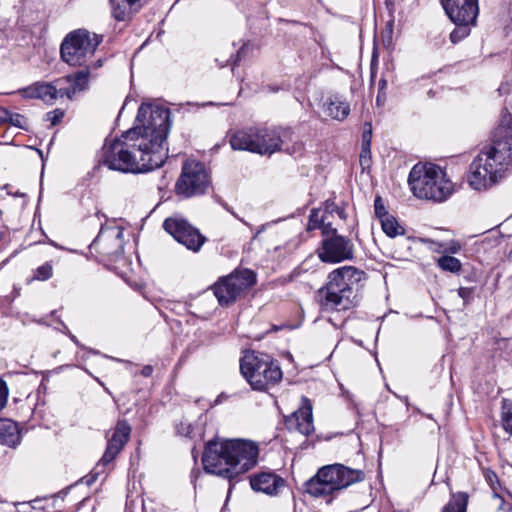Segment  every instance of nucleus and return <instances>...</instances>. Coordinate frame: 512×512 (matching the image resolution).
I'll return each mask as SVG.
<instances>
[{
  "mask_svg": "<svg viewBox=\"0 0 512 512\" xmlns=\"http://www.w3.org/2000/svg\"><path fill=\"white\" fill-rule=\"evenodd\" d=\"M137 121L143 127L132 128L120 138L105 141L101 162L110 170L138 174L165 163L166 139L171 126L169 109L142 104Z\"/></svg>",
  "mask_w": 512,
  "mask_h": 512,
  "instance_id": "1",
  "label": "nucleus"
},
{
  "mask_svg": "<svg viewBox=\"0 0 512 512\" xmlns=\"http://www.w3.org/2000/svg\"><path fill=\"white\" fill-rule=\"evenodd\" d=\"M512 159V115L504 109L495 128L491 145L485 147L470 164L468 183L474 190H485L503 177Z\"/></svg>",
  "mask_w": 512,
  "mask_h": 512,
  "instance_id": "2",
  "label": "nucleus"
},
{
  "mask_svg": "<svg viewBox=\"0 0 512 512\" xmlns=\"http://www.w3.org/2000/svg\"><path fill=\"white\" fill-rule=\"evenodd\" d=\"M258 445L246 439L211 440L202 456L206 472L232 481L257 463Z\"/></svg>",
  "mask_w": 512,
  "mask_h": 512,
  "instance_id": "3",
  "label": "nucleus"
},
{
  "mask_svg": "<svg viewBox=\"0 0 512 512\" xmlns=\"http://www.w3.org/2000/svg\"><path fill=\"white\" fill-rule=\"evenodd\" d=\"M364 272L353 266H344L329 274V281L319 290L325 309L345 311L352 308L356 298L355 286L362 280Z\"/></svg>",
  "mask_w": 512,
  "mask_h": 512,
  "instance_id": "4",
  "label": "nucleus"
},
{
  "mask_svg": "<svg viewBox=\"0 0 512 512\" xmlns=\"http://www.w3.org/2000/svg\"><path fill=\"white\" fill-rule=\"evenodd\" d=\"M364 478L362 470L336 463L320 468L316 475L306 482L305 490L311 496L325 498L326 502L330 503L331 495L353 483L363 481Z\"/></svg>",
  "mask_w": 512,
  "mask_h": 512,
  "instance_id": "5",
  "label": "nucleus"
},
{
  "mask_svg": "<svg viewBox=\"0 0 512 512\" xmlns=\"http://www.w3.org/2000/svg\"><path fill=\"white\" fill-rule=\"evenodd\" d=\"M409 185L419 199L442 202L453 192V184L446 173L436 164L418 163L409 173Z\"/></svg>",
  "mask_w": 512,
  "mask_h": 512,
  "instance_id": "6",
  "label": "nucleus"
},
{
  "mask_svg": "<svg viewBox=\"0 0 512 512\" xmlns=\"http://www.w3.org/2000/svg\"><path fill=\"white\" fill-rule=\"evenodd\" d=\"M103 36L87 29H77L68 33L62 41L60 55L69 66H90L88 62L94 56Z\"/></svg>",
  "mask_w": 512,
  "mask_h": 512,
  "instance_id": "7",
  "label": "nucleus"
},
{
  "mask_svg": "<svg viewBox=\"0 0 512 512\" xmlns=\"http://www.w3.org/2000/svg\"><path fill=\"white\" fill-rule=\"evenodd\" d=\"M240 371L252 389L264 391L282 379V371L278 364L266 355L254 352L245 354L240 361Z\"/></svg>",
  "mask_w": 512,
  "mask_h": 512,
  "instance_id": "8",
  "label": "nucleus"
},
{
  "mask_svg": "<svg viewBox=\"0 0 512 512\" xmlns=\"http://www.w3.org/2000/svg\"><path fill=\"white\" fill-rule=\"evenodd\" d=\"M445 14L455 25L450 40L456 44L470 35L472 27L477 25L479 15L478 0H440Z\"/></svg>",
  "mask_w": 512,
  "mask_h": 512,
  "instance_id": "9",
  "label": "nucleus"
},
{
  "mask_svg": "<svg viewBox=\"0 0 512 512\" xmlns=\"http://www.w3.org/2000/svg\"><path fill=\"white\" fill-rule=\"evenodd\" d=\"M210 185V176L205 165L199 161L187 160L175 184V192L183 198L203 195Z\"/></svg>",
  "mask_w": 512,
  "mask_h": 512,
  "instance_id": "10",
  "label": "nucleus"
},
{
  "mask_svg": "<svg viewBox=\"0 0 512 512\" xmlns=\"http://www.w3.org/2000/svg\"><path fill=\"white\" fill-rule=\"evenodd\" d=\"M256 275L249 269L235 271L221 278L213 286L214 295L221 306H228L236 301L240 294L253 286Z\"/></svg>",
  "mask_w": 512,
  "mask_h": 512,
  "instance_id": "11",
  "label": "nucleus"
},
{
  "mask_svg": "<svg viewBox=\"0 0 512 512\" xmlns=\"http://www.w3.org/2000/svg\"><path fill=\"white\" fill-rule=\"evenodd\" d=\"M123 237L124 232L120 226L101 224L100 231L91 243L90 249L109 260L117 261L124 253Z\"/></svg>",
  "mask_w": 512,
  "mask_h": 512,
  "instance_id": "12",
  "label": "nucleus"
},
{
  "mask_svg": "<svg viewBox=\"0 0 512 512\" xmlns=\"http://www.w3.org/2000/svg\"><path fill=\"white\" fill-rule=\"evenodd\" d=\"M291 134L292 131L290 129L255 126L254 153L271 155L283 150L292 154L293 152L286 146V141L290 138Z\"/></svg>",
  "mask_w": 512,
  "mask_h": 512,
  "instance_id": "13",
  "label": "nucleus"
},
{
  "mask_svg": "<svg viewBox=\"0 0 512 512\" xmlns=\"http://www.w3.org/2000/svg\"><path fill=\"white\" fill-rule=\"evenodd\" d=\"M318 257L325 263H338L353 258V244L350 239L338 235L337 230L331 229L325 235L321 246L317 249Z\"/></svg>",
  "mask_w": 512,
  "mask_h": 512,
  "instance_id": "14",
  "label": "nucleus"
},
{
  "mask_svg": "<svg viewBox=\"0 0 512 512\" xmlns=\"http://www.w3.org/2000/svg\"><path fill=\"white\" fill-rule=\"evenodd\" d=\"M163 228L176 241L194 252L199 251L206 241V238L199 230L191 226L183 218L169 217L164 220Z\"/></svg>",
  "mask_w": 512,
  "mask_h": 512,
  "instance_id": "15",
  "label": "nucleus"
},
{
  "mask_svg": "<svg viewBox=\"0 0 512 512\" xmlns=\"http://www.w3.org/2000/svg\"><path fill=\"white\" fill-rule=\"evenodd\" d=\"M132 428L125 419H119L112 430L107 434V447L98 465L106 466L111 463L124 448L130 438Z\"/></svg>",
  "mask_w": 512,
  "mask_h": 512,
  "instance_id": "16",
  "label": "nucleus"
},
{
  "mask_svg": "<svg viewBox=\"0 0 512 512\" xmlns=\"http://www.w3.org/2000/svg\"><path fill=\"white\" fill-rule=\"evenodd\" d=\"M89 76L90 66H82L77 72L56 80L55 83L59 86L60 98L72 99L77 92L87 89Z\"/></svg>",
  "mask_w": 512,
  "mask_h": 512,
  "instance_id": "17",
  "label": "nucleus"
},
{
  "mask_svg": "<svg viewBox=\"0 0 512 512\" xmlns=\"http://www.w3.org/2000/svg\"><path fill=\"white\" fill-rule=\"evenodd\" d=\"M20 94L28 99H41L47 103H53L55 99L60 98L59 86L55 83L36 82L28 87L21 89Z\"/></svg>",
  "mask_w": 512,
  "mask_h": 512,
  "instance_id": "18",
  "label": "nucleus"
},
{
  "mask_svg": "<svg viewBox=\"0 0 512 512\" xmlns=\"http://www.w3.org/2000/svg\"><path fill=\"white\" fill-rule=\"evenodd\" d=\"M250 484L253 490L275 495L280 487L284 486V480L271 472H262L251 478Z\"/></svg>",
  "mask_w": 512,
  "mask_h": 512,
  "instance_id": "19",
  "label": "nucleus"
},
{
  "mask_svg": "<svg viewBox=\"0 0 512 512\" xmlns=\"http://www.w3.org/2000/svg\"><path fill=\"white\" fill-rule=\"evenodd\" d=\"M229 142L233 150L254 153L255 126L244 127L230 132Z\"/></svg>",
  "mask_w": 512,
  "mask_h": 512,
  "instance_id": "20",
  "label": "nucleus"
},
{
  "mask_svg": "<svg viewBox=\"0 0 512 512\" xmlns=\"http://www.w3.org/2000/svg\"><path fill=\"white\" fill-rule=\"evenodd\" d=\"M149 0H110L112 15L118 21H126L137 13Z\"/></svg>",
  "mask_w": 512,
  "mask_h": 512,
  "instance_id": "21",
  "label": "nucleus"
},
{
  "mask_svg": "<svg viewBox=\"0 0 512 512\" xmlns=\"http://www.w3.org/2000/svg\"><path fill=\"white\" fill-rule=\"evenodd\" d=\"M297 430L303 435H310L314 431L312 405L307 398H303V405L293 413Z\"/></svg>",
  "mask_w": 512,
  "mask_h": 512,
  "instance_id": "22",
  "label": "nucleus"
},
{
  "mask_svg": "<svg viewBox=\"0 0 512 512\" xmlns=\"http://www.w3.org/2000/svg\"><path fill=\"white\" fill-rule=\"evenodd\" d=\"M21 440L18 424L7 418L0 419V444L16 447Z\"/></svg>",
  "mask_w": 512,
  "mask_h": 512,
  "instance_id": "23",
  "label": "nucleus"
},
{
  "mask_svg": "<svg viewBox=\"0 0 512 512\" xmlns=\"http://www.w3.org/2000/svg\"><path fill=\"white\" fill-rule=\"evenodd\" d=\"M334 211V203L331 204L329 202L326 203L325 211H321L320 209H312L309 221H308V230L321 229L322 235H328L333 229L331 227V223H326V213Z\"/></svg>",
  "mask_w": 512,
  "mask_h": 512,
  "instance_id": "24",
  "label": "nucleus"
},
{
  "mask_svg": "<svg viewBox=\"0 0 512 512\" xmlns=\"http://www.w3.org/2000/svg\"><path fill=\"white\" fill-rule=\"evenodd\" d=\"M326 111L333 119L344 120L350 113V106L340 98L334 97L326 103Z\"/></svg>",
  "mask_w": 512,
  "mask_h": 512,
  "instance_id": "25",
  "label": "nucleus"
},
{
  "mask_svg": "<svg viewBox=\"0 0 512 512\" xmlns=\"http://www.w3.org/2000/svg\"><path fill=\"white\" fill-rule=\"evenodd\" d=\"M467 495L458 493L444 506L442 512H466Z\"/></svg>",
  "mask_w": 512,
  "mask_h": 512,
  "instance_id": "26",
  "label": "nucleus"
},
{
  "mask_svg": "<svg viewBox=\"0 0 512 512\" xmlns=\"http://www.w3.org/2000/svg\"><path fill=\"white\" fill-rule=\"evenodd\" d=\"M380 222L384 233L389 237H396L404 233L402 226H400L397 220L391 215L384 217Z\"/></svg>",
  "mask_w": 512,
  "mask_h": 512,
  "instance_id": "27",
  "label": "nucleus"
},
{
  "mask_svg": "<svg viewBox=\"0 0 512 512\" xmlns=\"http://www.w3.org/2000/svg\"><path fill=\"white\" fill-rule=\"evenodd\" d=\"M437 264L438 266L444 270V271H448V272H451V273H457L461 270V262L459 259L453 257V256H449V255H444V256H441L438 260H437Z\"/></svg>",
  "mask_w": 512,
  "mask_h": 512,
  "instance_id": "28",
  "label": "nucleus"
},
{
  "mask_svg": "<svg viewBox=\"0 0 512 512\" xmlns=\"http://www.w3.org/2000/svg\"><path fill=\"white\" fill-rule=\"evenodd\" d=\"M501 421L503 429L512 435V403L503 404Z\"/></svg>",
  "mask_w": 512,
  "mask_h": 512,
  "instance_id": "29",
  "label": "nucleus"
},
{
  "mask_svg": "<svg viewBox=\"0 0 512 512\" xmlns=\"http://www.w3.org/2000/svg\"><path fill=\"white\" fill-rule=\"evenodd\" d=\"M53 275V265L52 262H45L43 265L39 266L33 274V279L38 281H46L50 279Z\"/></svg>",
  "mask_w": 512,
  "mask_h": 512,
  "instance_id": "30",
  "label": "nucleus"
},
{
  "mask_svg": "<svg viewBox=\"0 0 512 512\" xmlns=\"http://www.w3.org/2000/svg\"><path fill=\"white\" fill-rule=\"evenodd\" d=\"M177 433L181 436H185L188 438L194 437V427L190 422H187L186 420L180 421L176 425Z\"/></svg>",
  "mask_w": 512,
  "mask_h": 512,
  "instance_id": "31",
  "label": "nucleus"
},
{
  "mask_svg": "<svg viewBox=\"0 0 512 512\" xmlns=\"http://www.w3.org/2000/svg\"><path fill=\"white\" fill-rule=\"evenodd\" d=\"M7 123H10L11 125L21 129H26L27 120L23 115L19 113L10 112Z\"/></svg>",
  "mask_w": 512,
  "mask_h": 512,
  "instance_id": "32",
  "label": "nucleus"
},
{
  "mask_svg": "<svg viewBox=\"0 0 512 512\" xmlns=\"http://www.w3.org/2000/svg\"><path fill=\"white\" fill-rule=\"evenodd\" d=\"M374 210L375 215L379 220L383 219L384 217L388 216V212L386 210V207L384 205V201L381 198V196H376L374 200Z\"/></svg>",
  "mask_w": 512,
  "mask_h": 512,
  "instance_id": "33",
  "label": "nucleus"
},
{
  "mask_svg": "<svg viewBox=\"0 0 512 512\" xmlns=\"http://www.w3.org/2000/svg\"><path fill=\"white\" fill-rule=\"evenodd\" d=\"M9 396L7 383L0 377V411L6 406Z\"/></svg>",
  "mask_w": 512,
  "mask_h": 512,
  "instance_id": "34",
  "label": "nucleus"
},
{
  "mask_svg": "<svg viewBox=\"0 0 512 512\" xmlns=\"http://www.w3.org/2000/svg\"><path fill=\"white\" fill-rule=\"evenodd\" d=\"M370 154V139L366 140V132L363 133L362 152L360 155L361 164L367 161V156Z\"/></svg>",
  "mask_w": 512,
  "mask_h": 512,
  "instance_id": "35",
  "label": "nucleus"
},
{
  "mask_svg": "<svg viewBox=\"0 0 512 512\" xmlns=\"http://www.w3.org/2000/svg\"><path fill=\"white\" fill-rule=\"evenodd\" d=\"M485 477L492 490L496 491L497 486L499 485V479L497 474L491 470H487L485 472Z\"/></svg>",
  "mask_w": 512,
  "mask_h": 512,
  "instance_id": "36",
  "label": "nucleus"
},
{
  "mask_svg": "<svg viewBox=\"0 0 512 512\" xmlns=\"http://www.w3.org/2000/svg\"><path fill=\"white\" fill-rule=\"evenodd\" d=\"M63 117L64 112L60 109H56L52 112L47 113V120H49L52 125L58 124Z\"/></svg>",
  "mask_w": 512,
  "mask_h": 512,
  "instance_id": "37",
  "label": "nucleus"
},
{
  "mask_svg": "<svg viewBox=\"0 0 512 512\" xmlns=\"http://www.w3.org/2000/svg\"><path fill=\"white\" fill-rule=\"evenodd\" d=\"M512 90V83L509 80L503 81L499 88L497 89V92L499 96L509 95Z\"/></svg>",
  "mask_w": 512,
  "mask_h": 512,
  "instance_id": "38",
  "label": "nucleus"
},
{
  "mask_svg": "<svg viewBox=\"0 0 512 512\" xmlns=\"http://www.w3.org/2000/svg\"><path fill=\"white\" fill-rule=\"evenodd\" d=\"M472 289L467 287H461L458 289V295L463 299L467 300L471 297Z\"/></svg>",
  "mask_w": 512,
  "mask_h": 512,
  "instance_id": "39",
  "label": "nucleus"
},
{
  "mask_svg": "<svg viewBox=\"0 0 512 512\" xmlns=\"http://www.w3.org/2000/svg\"><path fill=\"white\" fill-rule=\"evenodd\" d=\"M9 113H10L9 110H7L3 107H0V124L7 123Z\"/></svg>",
  "mask_w": 512,
  "mask_h": 512,
  "instance_id": "40",
  "label": "nucleus"
},
{
  "mask_svg": "<svg viewBox=\"0 0 512 512\" xmlns=\"http://www.w3.org/2000/svg\"><path fill=\"white\" fill-rule=\"evenodd\" d=\"M153 373V367L151 365H146L141 370V375L144 377H149Z\"/></svg>",
  "mask_w": 512,
  "mask_h": 512,
  "instance_id": "41",
  "label": "nucleus"
},
{
  "mask_svg": "<svg viewBox=\"0 0 512 512\" xmlns=\"http://www.w3.org/2000/svg\"><path fill=\"white\" fill-rule=\"evenodd\" d=\"M88 64L90 65V70H91L92 68H93V69H97V68H99V67H101V66H102V60H101V59H98V60H96V61H94V62H91V63H90V61H89V62H88Z\"/></svg>",
  "mask_w": 512,
  "mask_h": 512,
  "instance_id": "42",
  "label": "nucleus"
},
{
  "mask_svg": "<svg viewBox=\"0 0 512 512\" xmlns=\"http://www.w3.org/2000/svg\"><path fill=\"white\" fill-rule=\"evenodd\" d=\"M378 85H379V92H383L387 87V81L385 79H380Z\"/></svg>",
  "mask_w": 512,
  "mask_h": 512,
  "instance_id": "43",
  "label": "nucleus"
},
{
  "mask_svg": "<svg viewBox=\"0 0 512 512\" xmlns=\"http://www.w3.org/2000/svg\"><path fill=\"white\" fill-rule=\"evenodd\" d=\"M81 481L86 483L87 485H91L95 481V476L84 477V478H82Z\"/></svg>",
  "mask_w": 512,
  "mask_h": 512,
  "instance_id": "44",
  "label": "nucleus"
},
{
  "mask_svg": "<svg viewBox=\"0 0 512 512\" xmlns=\"http://www.w3.org/2000/svg\"><path fill=\"white\" fill-rule=\"evenodd\" d=\"M338 216L342 219L346 218L345 210L342 208L335 207Z\"/></svg>",
  "mask_w": 512,
  "mask_h": 512,
  "instance_id": "45",
  "label": "nucleus"
},
{
  "mask_svg": "<svg viewBox=\"0 0 512 512\" xmlns=\"http://www.w3.org/2000/svg\"><path fill=\"white\" fill-rule=\"evenodd\" d=\"M384 99H385V94L384 93L382 94V92H379L377 99H376L377 104L380 105Z\"/></svg>",
  "mask_w": 512,
  "mask_h": 512,
  "instance_id": "46",
  "label": "nucleus"
},
{
  "mask_svg": "<svg viewBox=\"0 0 512 512\" xmlns=\"http://www.w3.org/2000/svg\"><path fill=\"white\" fill-rule=\"evenodd\" d=\"M69 337H70V339H71V340H72L76 345L80 346V343H79V341H78V339L76 338V336H75V335H73V334H71V333L69 332Z\"/></svg>",
  "mask_w": 512,
  "mask_h": 512,
  "instance_id": "47",
  "label": "nucleus"
},
{
  "mask_svg": "<svg viewBox=\"0 0 512 512\" xmlns=\"http://www.w3.org/2000/svg\"><path fill=\"white\" fill-rule=\"evenodd\" d=\"M450 251H451L452 253H456V252L458 251V248H457V247H455V246H454V247H451V248H450Z\"/></svg>",
  "mask_w": 512,
  "mask_h": 512,
  "instance_id": "48",
  "label": "nucleus"
},
{
  "mask_svg": "<svg viewBox=\"0 0 512 512\" xmlns=\"http://www.w3.org/2000/svg\"><path fill=\"white\" fill-rule=\"evenodd\" d=\"M501 509H506L507 511H511V507L504 508L503 504L500 506Z\"/></svg>",
  "mask_w": 512,
  "mask_h": 512,
  "instance_id": "49",
  "label": "nucleus"
},
{
  "mask_svg": "<svg viewBox=\"0 0 512 512\" xmlns=\"http://www.w3.org/2000/svg\"><path fill=\"white\" fill-rule=\"evenodd\" d=\"M494 495H495V497L500 498V499H501V502H504V499H502V498H501V497H500L496 492H495V494H494Z\"/></svg>",
  "mask_w": 512,
  "mask_h": 512,
  "instance_id": "50",
  "label": "nucleus"
},
{
  "mask_svg": "<svg viewBox=\"0 0 512 512\" xmlns=\"http://www.w3.org/2000/svg\"><path fill=\"white\" fill-rule=\"evenodd\" d=\"M370 133H371V131H369L368 133H366V140L370 139V138H369Z\"/></svg>",
  "mask_w": 512,
  "mask_h": 512,
  "instance_id": "51",
  "label": "nucleus"
}]
</instances>
